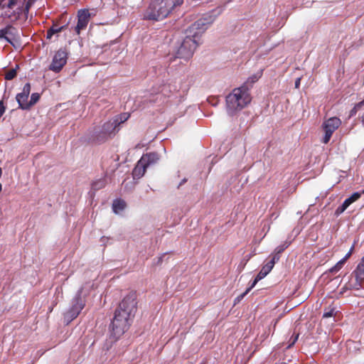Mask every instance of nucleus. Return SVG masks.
<instances>
[{
  "label": "nucleus",
  "instance_id": "26",
  "mask_svg": "<svg viewBox=\"0 0 364 364\" xmlns=\"http://www.w3.org/2000/svg\"><path fill=\"white\" fill-rule=\"evenodd\" d=\"M39 99L40 95L38 92L33 93L28 102V109L34 105L39 100Z\"/></svg>",
  "mask_w": 364,
  "mask_h": 364
},
{
  "label": "nucleus",
  "instance_id": "5",
  "mask_svg": "<svg viewBox=\"0 0 364 364\" xmlns=\"http://www.w3.org/2000/svg\"><path fill=\"white\" fill-rule=\"evenodd\" d=\"M186 37L176 52V58L188 60L190 59L198 45L201 43L190 35L186 34Z\"/></svg>",
  "mask_w": 364,
  "mask_h": 364
},
{
  "label": "nucleus",
  "instance_id": "11",
  "mask_svg": "<svg viewBox=\"0 0 364 364\" xmlns=\"http://www.w3.org/2000/svg\"><path fill=\"white\" fill-rule=\"evenodd\" d=\"M31 92V84L26 83L23 88L21 92L17 94L16 99L18 104L19 108L22 109H28V96Z\"/></svg>",
  "mask_w": 364,
  "mask_h": 364
},
{
  "label": "nucleus",
  "instance_id": "21",
  "mask_svg": "<svg viewBox=\"0 0 364 364\" xmlns=\"http://www.w3.org/2000/svg\"><path fill=\"white\" fill-rule=\"evenodd\" d=\"M261 75H262L261 73L254 74L253 75L248 77V79L247 80V81L245 82V84L243 85H246L247 87H248V86H252V85L253 83H255L256 81H257L259 80V78L261 77Z\"/></svg>",
  "mask_w": 364,
  "mask_h": 364
},
{
  "label": "nucleus",
  "instance_id": "17",
  "mask_svg": "<svg viewBox=\"0 0 364 364\" xmlns=\"http://www.w3.org/2000/svg\"><path fill=\"white\" fill-rule=\"evenodd\" d=\"M355 274V280L358 282L364 281V264L359 263L355 270L353 272Z\"/></svg>",
  "mask_w": 364,
  "mask_h": 364
},
{
  "label": "nucleus",
  "instance_id": "24",
  "mask_svg": "<svg viewBox=\"0 0 364 364\" xmlns=\"http://www.w3.org/2000/svg\"><path fill=\"white\" fill-rule=\"evenodd\" d=\"M267 274H268L261 269L250 287L252 289L259 280L265 277Z\"/></svg>",
  "mask_w": 364,
  "mask_h": 364
},
{
  "label": "nucleus",
  "instance_id": "32",
  "mask_svg": "<svg viewBox=\"0 0 364 364\" xmlns=\"http://www.w3.org/2000/svg\"><path fill=\"white\" fill-rule=\"evenodd\" d=\"M5 110H6V107H4V102L1 100V101H0V118L1 117V116L5 112Z\"/></svg>",
  "mask_w": 364,
  "mask_h": 364
},
{
  "label": "nucleus",
  "instance_id": "29",
  "mask_svg": "<svg viewBox=\"0 0 364 364\" xmlns=\"http://www.w3.org/2000/svg\"><path fill=\"white\" fill-rule=\"evenodd\" d=\"M252 289V288L250 287H249L246 291L245 292H243L242 294H241L240 295H239L237 297L235 298V304L236 303H238L240 302L244 297L246 294H248V292Z\"/></svg>",
  "mask_w": 364,
  "mask_h": 364
},
{
  "label": "nucleus",
  "instance_id": "10",
  "mask_svg": "<svg viewBox=\"0 0 364 364\" xmlns=\"http://www.w3.org/2000/svg\"><path fill=\"white\" fill-rule=\"evenodd\" d=\"M91 14L87 9H81L77 14V23L75 27V31L77 34H80L82 30L86 28L90 18Z\"/></svg>",
  "mask_w": 364,
  "mask_h": 364
},
{
  "label": "nucleus",
  "instance_id": "35",
  "mask_svg": "<svg viewBox=\"0 0 364 364\" xmlns=\"http://www.w3.org/2000/svg\"><path fill=\"white\" fill-rule=\"evenodd\" d=\"M363 282H358L355 280V284H354L353 287L356 289H359L361 287V284Z\"/></svg>",
  "mask_w": 364,
  "mask_h": 364
},
{
  "label": "nucleus",
  "instance_id": "41",
  "mask_svg": "<svg viewBox=\"0 0 364 364\" xmlns=\"http://www.w3.org/2000/svg\"><path fill=\"white\" fill-rule=\"evenodd\" d=\"M361 119H362V123H363V125L364 126V113H363V114L362 115Z\"/></svg>",
  "mask_w": 364,
  "mask_h": 364
},
{
  "label": "nucleus",
  "instance_id": "7",
  "mask_svg": "<svg viewBox=\"0 0 364 364\" xmlns=\"http://www.w3.org/2000/svg\"><path fill=\"white\" fill-rule=\"evenodd\" d=\"M82 293V288L78 290L75 296L72 300L70 308L64 314V321L67 323L75 319L85 305V300L81 296Z\"/></svg>",
  "mask_w": 364,
  "mask_h": 364
},
{
  "label": "nucleus",
  "instance_id": "16",
  "mask_svg": "<svg viewBox=\"0 0 364 364\" xmlns=\"http://www.w3.org/2000/svg\"><path fill=\"white\" fill-rule=\"evenodd\" d=\"M66 27V25L59 26L57 24H53V26L47 31L46 38L50 39L54 34L61 32Z\"/></svg>",
  "mask_w": 364,
  "mask_h": 364
},
{
  "label": "nucleus",
  "instance_id": "42",
  "mask_svg": "<svg viewBox=\"0 0 364 364\" xmlns=\"http://www.w3.org/2000/svg\"><path fill=\"white\" fill-rule=\"evenodd\" d=\"M360 263H362L363 264H364V257L362 258V260H361Z\"/></svg>",
  "mask_w": 364,
  "mask_h": 364
},
{
  "label": "nucleus",
  "instance_id": "27",
  "mask_svg": "<svg viewBox=\"0 0 364 364\" xmlns=\"http://www.w3.org/2000/svg\"><path fill=\"white\" fill-rule=\"evenodd\" d=\"M16 76V68H12L6 72L5 79L7 80H11Z\"/></svg>",
  "mask_w": 364,
  "mask_h": 364
},
{
  "label": "nucleus",
  "instance_id": "1",
  "mask_svg": "<svg viewBox=\"0 0 364 364\" xmlns=\"http://www.w3.org/2000/svg\"><path fill=\"white\" fill-rule=\"evenodd\" d=\"M183 0H152L147 8L144 18L159 21L167 17Z\"/></svg>",
  "mask_w": 364,
  "mask_h": 364
},
{
  "label": "nucleus",
  "instance_id": "31",
  "mask_svg": "<svg viewBox=\"0 0 364 364\" xmlns=\"http://www.w3.org/2000/svg\"><path fill=\"white\" fill-rule=\"evenodd\" d=\"M16 4V0H9V3L6 5V7L9 9H13Z\"/></svg>",
  "mask_w": 364,
  "mask_h": 364
},
{
  "label": "nucleus",
  "instance_id": "30",
  "mask_svg": "<svg viewBox=\"0 0 364 364\" xmlns=\"http://www.w3.org/2000/svg\"><path fill=\"white\" fill-rule=\"evenodd\" d=\"M335 312L334 309H326L323 314V318H330L333 316Z\"/></svg>",
  "mask_w": 364,
  "mask_h": 364
},
{
  "label": "nucleus",
  "instance_id": "40",
  "mask_svg": "<svg viewBox=\"0 0 364 364\" xmlns=\"http://www.w3.org/2000/svg\"><path fill=\"white\" fill-rule=\"evenodd\" d=\"M95 3L96 4H102V0H95Z\"/></svg>",
  "mask_w": 364,
  "mask_h": 364
},
{
  "label": "nucleus",
  "instance_id": "2",
  "mask_svg": "<svg viewBox=\"0 0 364 364\" xmlns=\"http://www.w3.org/2000/svg\"><path fill=\"white\" fill-rule=\"evenodd\" d=\"M251 96L249 88L246 85L235 88L231 93L226 97L227 112L230 115L240 111L251 102Z\"/></svg>",
  "mask_w": 364,
  "mask_h": 364
},
{
  "label": "nucleus",
  "instance_id": "43",
  "mask_svg": "<svg viewBox=\"0 0 364 364\" xmlns=\"http://www.w3.org/2000/svg\"><path fill=\"white\" fill-rule=\"evenodd\" d=\"M2 190V186H1V184L0 183V192Z\"/></svg>",
  "mask_w": 364,
  "mask_h": 364
},
{
  "label": "nucleus",
  "instance_id": "4",
  "mask_svg": "<svg viewBox=\"0 0 364 364\" xmlns=\"http://www.w3.org/2000/svg\"><path fill=\"white\" fill-rule=\"evenodd\" d=\"M215 16L211 14H206L202 18L198 19L191 24L186 31V34L190 35L193 38L200 42L202 34L207 30L208 26L215 21Z\"/></svg>",
  "mask_w": 364,
  "mask_h": 364
},
{
  "label": "nucleus",
  "instance_id": "22",
  "mask_svg": "<svg viewBox=\"0 0 364 364\" xmlns=\"http://www.w3.org/2000/svg\"><path fill=\"white\" fill-rule=\"evenodd\" d=\"M289 245V243L287 242H285L284 244L279 245L277 247L274 251V253L271 255L272 256H279V255L285 250L287 249Z\"/></svg>",
  "mask_w": 364,
  "mask_h": 364
},
{
  "label": "nucleus",
  "instance_id": "33",
  "mask_svg": "<svg viewBox=\"0 0 364 364\" xmlns=\"http://www.w3.org/2000/svg\"><path fill=\"white\" fill-rule=\"evenodd\" d=\"M353 250V247H351L349 252L345 255V257L343 259H341L342 260H343V262L345 263H346V260L350 257Z\"/></svg>",
  "mask_w": 364,
  "mask_h": 364
},
{
  "label": "nucleus",
  "instance_id": "25",
  "mask_svg": "<svg viewBox=\"0 0 364 364\" xmlns=\"http://www.w3.org/2000/svg\"><path fill=\"white\" fill-rule=\"evenodd\" d=\"M345 262L343 260H339L333 267H332L329 272L333 274L337 273L344 265Z\"/></svg>",
  "mask_w": 364,
  "mask_h": 364
},
{
  "label": "nucleus",
  "instance_id": "28",
  "mask_svg": "<svg viewBox=\"0 0 364 364\" xmlns=\"http://www.w3.org/2000/svg\"><path fill=\"white\" fill-rule=\"evenodd\" d=\"M347 208L348 207L345 205V204L343 203L342 205L338 207L335 210V215L338 216L339 215L343 213Z\"/></svg>",
  "mask_w": 364,
  "mask_h": 364
},
{
  "label": "nucleus",
  "instance_id": "37",
  "mask_svg": "<svg viewBox=\"0 0 364 364\" xmlns=\"http://www.w3.org/2000/svg\"><path fill=\"white\" fill-rule=\"evenodd\" d=\"M363 105H364V100L361 102H360L359 103H358L356 105H355V108H360Z\"/></svg>",
  "mask_w": 364,
  "mask_h": 364
},
{
  "label": "nucleus",
  "instance_id": "36",
  "mask_svg": "<svg viewBox=\"0 0 364 364\" xmlns=\"http://www.w3.org/2000/svg\"><path fill=\"white\" fill-rule=\"evenodd\" d=\"M300 81H301V78L300 77H298L296 81H295V87L296 88H299V85H300Z\"/></svg>",
  "mask_w": 364,
  "mask_h": 364
},
{
  "label": "nucleus",
  "instance_id": "34",
  "mask_svg": "<svg viewBox=\"0 0 364 364\" xmlns=\"http://www.w3.org/2000/svg\"><path fill=\"white\" fill-rule=\"evenodd\" d=\"M298 338H299V334L296 335L294 337L291 338V342L289 345V347H291V346H293L297 341Z\"/></svg>",
  "mask_w": 364,
  "mask_h": 364
},
{
  "label": "nucleus",
  "instance_id": "23",
  "mask_svg": "<svg viewBox=\"0 0 364 364\" xmlns=\"http://www.w3.org/2000/svg\"><path fill=\"white\" fill-rule=\"evenodd\" d=\"M105 186V180L103 178L97 180L92 183V188L95 191L100 190V189L104 188Z\"/></svg>",
  "mask_w": 364,
  "mask_h": 364
},
{
  "label": "nucleus",
  "instance_id": "3",
  "mask_svg": "<svg viewBox=\"0 0 364 364\" xmlns=\"http://www.w3.org/2000/svg\"><path fill=\"white\" fill-rule=\"evenodd\" d=\"M116 309L114 316L111 323V336L117 339L122 336L129 328L133 319L127 318L125 314Z\"/></svg>",
  "mask_w": 364,
  "mask_h": 364
},
{
  "label": "nucleus",
  "instance_id": "13",
  "mask_svg": "<svg viewBox=\"0 0 364 364\" xmlns=\"http://www.w3.org/2000/svg\"><path fill=\"white\" fill-rule=\"evenodd\" d=\"M147 167L144 162H142L141 159H139L132 171L134 178H141L144 175Z\"/></svg>",
  "mask_w": 364,
  "mask_h": 364
},
{
  "label": "nucleus",
  "instance_id": "15",
  "mask_svg": "<svg viewBox=\"0 0 364 364\" xmlns=\"http://www.w3.org/2000/svg\"><path fill=\"white\" fill-rule=\"evenodd\" d=\"M279 259L280 256H272V259L262 267V269L267 274H269L273 269L275 263L277 262Z\"/></svg>",
  "mask_w": 364,
  "mask_h": 364
},
{
  "label": "nucleus",
  "instance_id": "8",
  "mask_svg": "<svg viewBox=\"0 0 364 364\" xmlns=\"http://www.w3.org/2000/svg\"><path fill=\"white\" fill-rule=\"evenodd\" d=\"M341 121L338 117H331L323 124V128L325 132L324 136L322 139L323 143L327 144L333 133L340 127Z\"/></svg>",
  "mask_w": 364,
  "mask_h": 364
},
{
  "label": "nucleus",
  "instance_id": "6",
  "mask_svg": "<svg viewBox=\"0 0 364 364\" xmlns=\"http://www.w3.org/2000/svg\"><path fill=\"white\" fill-rule=\"evenodd\" d=\"M117 309L125 314L127 318L134 319L137 310L136 293L130 292L124 296Z\"/></svg>",
  "mask_w": 364,
  "mask_h": 364
},
{
  "label": "nucleus",
  "instance_id": "20",
  "mask_svg": "<svg viewBox=\"0 0 364 364\" xmlns=\"http://www.w3.org/2000/svg\"><path fill=\"white\" fill-rule=\"evenodd\" d=\"M361 196V193L359 192H355L353 194H352L349 198H346L343 203L345 205H346L348 208V206L352 204L353 203L355 202L357 200H358Z\"/></svg>",
  "mask_w": 364,
  "mask_h": 364
},
{
  "label": "nucleus",
  "instance_id": "39",
  "mask_svg": "<svg viewBox=\"0 0 364 364\" xmlns=\"http://www.w3.org/2000/svg\"><path fill=\"white\" fill-rule=\"evenodd\" d=\"M358 109V108H355V107L351 110V112H350V115H351V116H353V114H355V112H356V109Z\"/></svg>",
  "mask_w": 364,
  "mask_h": 364
},
{
  "label": "nucleus",
  "instance_id": "9",
  "mask_svg": "<svg viewBox=\"0 0 364 364\" xmlns=\"http://www.w3.org/2000/svg\"><path fill=\"white\" fill-rule=\"evenodd\" d=\"M67 53L60 49L54 55L52 62L49 65V70L55 73H59L67 63Z\"/></svg>",
  "mask_w": 364,
  "mask_h": 364
},
{
  "label": "nucleus",
  "instance_id": "19",
  "mask_svg": "<svg viewBox=\"0 0 364 364\" xmlns=\"http://www.w3.org/2000/svg\"><path fill=\"white\" fill-rule=\"evenodd\" d=\"M126 207V203L121 199L114 200L112 204V209L115 213L119 211L123 210Z\"/></svg>",
  "mask_w": 364,
  "mask_h": 364
},
{
  "label": "nucleus",
  "instance_id": "18",
  "mask_svg": "<svg viewBox=\"0 0 364 364\" xmlns=\"http://www.w3.org/2000/svg\"><path fill=\"white\" fill-rule=\"evenodd\" d=\"M13 28L12 26L8 25L5 28L0 30V39L4 38L7 43L12 44L11 40L7 36L11 33V30Z\"/></svg>",
  "mask_w": 364,
  "mask_h": 364
},
{
  "label": "nucleus",
  "instance_id": "38",
  "mask_svg": "<svg viewBox=\"0 0 364 364\" xmlns=\"http://www.w3.org/2000/svg\"><path fill=\"white\" fill-rule=\"evenodd\" d=\"M187 181V179L186 178H184L181 181V183H179V185L178 186V188H179L183 183H185Z\"/></svg>",
  "mask_w": 364,
  "mask_h": 364
},
{
  "label": "nucleus",
  "instance_id": "14",
  "mask_svg": "<svg viewBox=\"0 0 364 364\" xmlns=\"http://www.w3.org/2000/svg\"><path fill=\"white\" fill-rule=\"evenodd\" d=\"M140 159H141L142 162H144V164L149 167V166L156 164L159 161V156L157 153L150 152L144 154Z\"/></svg>",
  "mask_w": 364,
  "mask_h": 364
},
{
  "label": "nucleus",
  "instance_id": "12",
  "mask_svg": "<svg viewBox=\"0 0 364 364\" xmlns=\"http://www.w3.org/2000/svg\"><path fill=\"white\" fill-rule=\"evenodd\" d=\"M124 115H126V114ZM127 119V117L124 116L122 118V116H121L120 122H119L118 119H115L113 122H107L105 123L102 127V130L103 139H105L107 136L114 133L117 129V125H119L120 123L123 122L124 121H126Z\"/></svg>",
  "mask_w": 364,
  "mask_h": 364
}]
</instances>
